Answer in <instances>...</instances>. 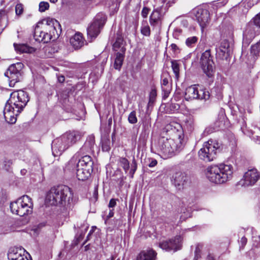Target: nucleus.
Masks as SVG:
<instances>
[{"mask_svg": "<svg viewBox=\"0 0 260 260\" xmlns=\"http://www.w3.org/2000/svg\"><path fill=\"white\" fill-rule=\"evenodd\" d=\"M49 7V4L47 2H41L39 4V11L41 12L45 11L48 9Z\"/></svg>", "mask_w": 260, "mask_h": 260, "instance_id": "a19ab883", "label": "nucleus"}, {"mask_svg": "<svg viewBox=\"0 0 260 260\" xmlns=\"http://www.w3.org/2000/svg\"><path fill=\"white\" fill-rule=\"evenodd\" d=\"M118 164L119 166L123 168L125 173L128 172L130 168L129 162L126 158L120 157Z\"/></svg>", "mask_w": 260, "mask_h": 260, "instance_id": "2f4dec72", "label": "nucleus"}, {"mask_svg": "<svg viewBox=\"0 0 260 260\" xmlns=\"http://www.w3.org/2000/svg\"><path fill=\"white\" fill-rule=\"evenodd\" d=\"M171 182L178 189H181L189 182V177L185 172L178 171L173 174Z\"/></svg>", "mask_w": 260, "mask_h": 260, "instance_id": "a211bd4d", "label": "nucleus"}, {"mask_svg": "<svg viewBox=\"0 0 260 260\" xmlns=\"http://www.w3.org/2000/svg\"><path fill=\"white\" fill-rule=\"evenodd\" d=\"M107 20L105 14H98L94 18L93 22L87 28V33L88 39L91 41L94 39L100 34L101 29L105 25Z\"/></svg>", "mask_w": 260, "mask_h": 260, "instance_id": "9b49d317", "label": "nucleus"}, {"mask_svg": "<svg viewBox=\"0 0 260 260\" xmlns=\"http://www.w3.org/2000/svg\"><path fill=\"white\" fill-rule=\"evenodd\" d=\"M137 169V161H136L135 157H134L133 158V160H132V164H131V169L129 172V174L130 177L131 178H133L134 177V175L135 172L136 171Z\"/></svg>", "mask_w": 260, "mask_h": 260, "instance_id": "c9c22d12", "label": "nucleus"}, {"mask_svg": "<svg viewBox=\"0 0 260 260\" xmlns=\"http://www.w3.org/2000/svg\"><path fill=\"white\" fill-rule=\"evenodd\" d=\"M251 54L254 57H257L260 54V40L252 45L250 49Z\"/></svg>", "mask_w": 260, "mask_h": 260, "instance_id": "72a5a7b5", "label": "nucleus"}, {"mask_svg": "<svg viewBox=\"0 0 260 260\" xmlns=\"http://www.w3.org/2000/svg\"><path fill=\"white\" fill-rule=\"evenodd\" d=\"M228 2V0H218L216 2L214 6L216 7H220L224 6Z\"/></svg>", "mask_w": 260, "mask_h": 260, "instance_id": "49530a36", "label": "nucleus"}, {"mask_svg": "<svg viewBox=\"0 0 260 260\" xmlns=\"http://www.w3.org/2000/svg\"><path fill=\"white\" fill-rule=\"evenodd\" d=\"M141 32L144 36L148 37L150 35V28L147 25H143L141 28Z\"/></svg>", "mask_w": 260, "mask_h": 260, "instance_id": "58836bf2", "label": "nucleus"}, {"mask_svg": "<svg viewBox=\"0 0 260 260\" xmlns=\"http://www.w3.org/2000/svg\"><path fill=\"white\" fill-rule=\"evenodd\" d=\"M156 95L157 94L156 90L154 89H151L149 94V100H151V101H153L154 102L155 101Z\"/></svg>", "mask_w": 260, "mask_h": 260, "instance_id": "c03bdc74", "label": "nucleus"}, {"mask_svg": "<svg viewBox=\"0 0 260 260\" xmlns=\"http://www.w3.org/2000/svg\"><path fill=\"white\" fill-rule=\"evenodd\" d=\"M215 49L216 57L220 59H227L230 55V43L226 40H222Z\"/></svg>", "mask_w": 260, "mask_h": 260, "instance_id": "6ab92c4d", "label": "nucleus"}, {"mask_svg": "<svg viewBox=\"0 0 260 260\" xmlns=\"http://www.w3.org/2000/svg\"><path fill=\"white\" fill-rule=\"evenodd\" d=\"M125 43L121 35L117 34L116 40L113 45V50L116 52H121L123 49L125 52L126 48L125 47Z\"/></svg>", "mask_w": 260, "mask_h": 260, "instance_id": "bb28decb", "label": "nucleus"}, {"mask_svg": "<svg viewBox=\"0 0 260 260\" xmlns=\"http://www.w3.org/2000/svg\"><path fill=\"white\" fill-rule=\"evenodd\" d=\"M29 101L28 95L23 90L13 92L7 104L12 105L17 109V113L21 112Z\"/></svg>", "mask_w": 260, "mask_h": 260, "instance_id": "9d476101", "label": "nucleus"}, {"mask_svg": "<svg viewBox=\"0 0 260 260\" xmlns=\"http://www.w3.org/2000/svg\"><path fill=\"white\" fill-rule=\"evenodd\" d=\"M81 158L78 159L75 164L76 167L93 170V161L91 157L88 154L80 156Z\"/></svg>", "mask_w": 260, "mask_h": 260, "instance_id": "5701e85b", "label": "nucleus"}, {"mask_svg": "<svg viewBox=\"0 0 260 260\" xmlns=\"http://www.w3.org/2000/svg\"><path fill=\"white\" fill-rule=\"evenodd\" d=\"M233 167L231 165L221 164L208 167L206 171L208 179L216 184H222L233 177Z\"/></svg>", "mask_w": 260, "mask_h": 260, "instance_id": "20e7f679", "label": "nucleus"}, {"mask_svg": "<svg viewBox=\"0 0 260 260\" xmlns=\"http://www.w3.org/2000/svg\"><path fill=\"white\" fill-rule=\"evenodd\" d=\"M95 145L94 137L93 135L89 136L84 145L80 149L75 155L68 162V166L73 164H75L77 161V158L80 157L81 155H86L93 152V148Z\"/></svg>", "mask_w": 260, "mask_h": 260, "instance_id": "4468645a", "label": "nucleus"}, {"mask_svg": "<svg viewBox=\"0 0 260 260\" xmlns=\"http://www.w3.org/2000/svg\"><path fill=\"white\" fill-rule=\"evenodd\" d=\"M260 28V13L257 14L246 26L243 34V46L247 47L254 38Z\"/></svg>", "mask_w": 260, "mask_h": 260, "instance_id": "0eeeda50", "label": "nucleus"}, {"mask_svg": "<svg viewBox=\"0 0 260 260\" xmlns=\"http://www.w3.org/2000/svg\"><path fill=\"white\" fill-rule=\"evenodd\" d=\"M162 90L164 92V96L166 98L168 97L170 93V88L162 87Z\"/></svg>", "mask_w": 260, "mask_h": 260, "instance_id": "4d7b16f0", "label": "nucleus"}, {"mask_svg": "<svg viewBox=\"0 0 260 260\" xmlns=\"http://www.w3.org/2000/svg\"><path fill=\"white\" fill-rule=\"evenodd\" d=\"M247 239L246 237H243L241 240H240V244H241V246H240V248L242 247V248H243L245 245L247 243Z\"/></svg>", "mask_w": 260, "mask_h": 260, "instance_id": "6e6d98bb", "label": "nucleus"}, {"mask_svg": "<svg viewBox=\"0 0 260 260\" xmlns=\"http://www.w3.org/2000/svg\"><path fill=\"white\" fill-rule=\"evenodd\" d=\"M63 103V107L67 112H74L75 111L74 105V104H75V101L74 99H72L71 101L69 99L68 100L66 99Z\"/></svg>", "mask_w": 260, "mask_h": 260, "instance_id": "7c9ffc66", "label": "nucleus"}, {"mask_svg": "<svg viewBox=\"0 0 260 260\" xmlns=\"http://www.w3.org/2000/svg\"><path fill=\"white\" fill-rule=\"evenodd\" d=\"M115 258L114 256H111L110 258L107 259V260H114Z\"/></svg>", "mask_w": 260, "mask_h": 260, "instance_id": "338daca9", "label": "nucleus"}, {"mask_svg": "<svg viewBox=\"0 0 260 260\" xmlns=\"http://www.w3.org/2000/svg\"><path fill=\"white\" fill-rule=\"evenodd\" d=\"M11 160H5L4 161V168L5 170H8L10 167V166L12 164Z\"/></svg>", "mask_w": 260, "mask_h": 260, "instance_id": "8fccbe9b", "label": "nucleus"}, {"mask_svg": "<svg viewBox=\"0 0 260 260\" xmlns=\"http://www.w3.org/2000/svg\"><path fill=\"white\" fill-rule=\"evenodd\" d=\"M26 172H27V170L26 169H22L21 170V171H20V173H21V175H25Z\"/></svg>", "mask_w": 260, "mask_h": 260, "instance_id": "69168bd1", "label": "nucleus"}, {"mask_svg": "<svg viewBox=\"0 0 260 260\" xmlns=\"http://www.w3.org/2000/svg\"><path fill=\"white\" fill-rule=\"evenodd\" d=\"M124 50L123 49L121 52H118L115 53V58L114 63V68L120 71L123 64L125 57Z\"/></svg>", "mask_w": 260, "mask_h": 260, "instance_id": "cd10ccee", "label": "nucleus"}, {"mask_svg": "<svg viewBox=\"0 0 260 260\" xmlns=\"http://www.w3.org/2000/svg\"><path fill=\"white\" fill-rule=\"evenodd\" d=\"M184 98L187 101L195 99L206 101L209 99L210 93L205 89L199 88L198 86L192 85L186 89Z\"/></svg>", "mask_w": 260, "mask_h": 260, "instance_id": "ddd939ff", "label": "nucleus"}, {"mask_svg": "<svg viewBox=\"0 0 260 260\" xmlns=\"http://www.w3.org/2000/svg\"><path fill=\"white\" fill-rule=\"evenodd\" d=\"M128 121L129 123L131 124H135L137 122L138 119L135 111H133L129 114L128 116Z\"/></svg>", "mask_w": 260, "mask_h": 260, "instance_id": "4c0bfd02", "label": "nucleus"}, {"mask_svg": "<svg viewBox=\"0 0 260 260\" xmlns=\"http://www.w3.org/2000/svg\"><path fill=\"white\" fill-rule=\"evenodd\" d=\"M170 47L171 48V49L172 50V51L174 53H178L179 51V47L177 46L176 44H172Z\"/></svg>", "mask_w": 260, "mask_h": 260, "instance_id": "09e8293b", "label": "nucleus"}, {"mask_svg": "<svg viewBox=\"0 0 260 260\" xmlns=\"http://www.w3.org/2000/svg\"><path fill=\"white\" fill-rule=\"evenodd\" d=\"M7 19L6 17V12L5 10H0V27H1L0 29L2 30L4 29V28L5 27L3 26V23L5 22L6 21V20Z\"/></svg>", "mask_w": 260, "mask_h": 260, "instance_id": "e433bc0d", "label": "nucleus"}, {"mask_svg": "<svg viewBox=\"0 0 260 260\" xmlns=\"http://www.w3.org/2000/svg\"><path fill=\"white\" fill-rule=\"evenodd\" d=\"M70 43L75 49L81 48L84 44L82 35L80 33H76L70 39Z\"/></svg>", "mask_w": 260, "mask_h": 260, "instance_id": "c85d7f7f", "label": "nucleus"}, {"mask_svg": "<svg viewBox=\"0 0 260 260\" xmlns=\"http://www.w3.org/2000/svg\"><path fill=\"white\" fill-rule=\"evenodd\" d=\"M38 24H41V28L51 35L50 40H55L58 38L61 34L60 24L55 19L47 18L43 19L41 22H39Z\"/></svg>", "mask_w": 260, "mask_h": 260, "instance_id": "1a4fd4ad", "label": "nucleus"}, {"mask_svg": "<svg viewBox=\"0 0 260 260\" xmlns=\"http://www.w3.org/2000/svg\"><path fill=\"white\" fill-rule=\"evenodd\" d=\"M20 112H18L17 109L9 104H6L4 109V115L6 121L10 124H14L17 120V116Z\"/></svg>", "mask_w": 260, "mask_h": 260, "instance_id": "aec40b11", "label": "nucleus"}, {"mask_svg": "<svg viewBox=\"0 0 260 260\" xmlns=\"http://www.w3.org/2000/svg\"><path fill=\"white\" fill-rule=\"evenodd\" d=\"M39 24H38L35 29L34 37L35 40L39 42H42L43 43H47L50 41V34H48L41 27L40 28Z\"/></svg>", "mask_w": 260, "mask_h": 260, "instance_id": "4be33fe9", "label": "nucleus"}, {"mask_svg": "<svg viewBox=\"0 0 260 260\" xmlns=\"http://www.w3.org/2000/svg\"><path fill=\"white\" fill-rule=\"evenodd\" d=\"M50 1L51 3H55L56 2H57V0H50Z\"/></svg>", "mask_w": 260, "mask_h": 260, "instance_id": "774afa93", "label": "nucleus"}, {"mask_svg": "<svg viewBox=\"0 0 260 260\" xmlns=\"http://www.w3.org/2000/svg\"><path fill=\"white\" fill-rule=\"evenodd\" d=\"M150 9L146 7H144L142 10V12H141V15H142V16L144 18H146L147 17V16L149 13V11H150Z\"/></svg>", "mask_w": 260, "mask_h": 260, "instance_id": "a18cd8bd", "label": "nucleus"}, {"mask_svg": "<svg viewBox=\"0 0 260 260\" xmlns=\"http://www.w3.org/2000/svg\"><path fill=\"white\" fill-rule=\"evenodd\" d=\"M83 135L78 131H69L54 139L52 143V151L54 156L61 155L65 150L79 141Z\"/></svg>", "mask_w": 260, "mask_h": 260, "instance_id": "7ed1b4c3", "label": "nucleus"}, {"mask_svg": "<svg viewBox=\"0 0 260 260\" xmlns=\"http://www.w3.org/2000/svg\"><path fill=\"white\" fill-rule=\"evenodd\" d=\"M10 208L12 213L24 216L32 212L33 203L27 195H24L10 204Z\"/></svg>", "mask_w": 260, "mask_h": 260, "instance_id": "39448f33", "label": "nucleus"}, {"mask_svg": "<svg viewBox=\"0 0 260 260\" xmlns=\"http://www.w3.org/2000/svg\"><path fill=\"white\" fill-rule=\"evenodd\" d=\"M161 19L162 15L160 13V9H154L149 18L150 25L153 27L159 25L161 23Z\"/></svg>", "mask_w": 260, "mask_h": 260, "instance_id": "b1692460", "label": "nucleus"}, {"mask_svg": "<svg viewBox=\"0 0 260 260\" xmlns=\"http://www.w3.org/2000/svg\"><path fill=\"white\" fill-rule=\"evenodd\" d=\"M154 103V102L153 101H151V100H149V102L147 104V110H148L149 107L153 106Z\"/></svg>", "mask_w": 260, "mask_h": 260, "instance_id": "0e129e2a", "label": "nucleus"}, {"mask_svg": "<svg viewBox=\"0 0 260 260\" xmlns=\"http://www.w3.org/2000/svg\"><path fill=\"white\" fill-rule=\"evenodd\" d=\"M170 108L174 111L178 110L180 108V105L177 103H172L170 106Z\"/></svg>", "mask_w": 260, "mask_h": 260, "instance_id": "603ef678", "label": "nucleus"}, {"mask_svg": "<svg viewBox=\"0 0 260 260\" xmlns=\"http://www.w3.org/2000/svg\"><path fill=\"white\" fill-rule=\"evenodd\" d=\"M220 151L219 144L216 141L209 140L204 143L203 147L199 151V157L206 162L213 161Z\"/></svg>", "mask_w": 260, "mask_h": 260, "instance_id": "423d86ee", "label": "nucleus"}, {"mask_svg": "<svg viewBox=\"0 0 260 260\" xmlns=\"http://www.w3.org/2000/svg\"><path fill=\"white\" fill-rule=\"evenodd\" d=\"M176 0H166V2H162L164 3H166L169 7H170L172 4L176 2Z\"/></svg>", "mask_w": 260, "mask_h": 260, "instance_id": "bf43d9fd", "label": "nucleus"}, {"mask_svg": "<svg viewBox=\"0 0 260 260\" xmlns=\"http://www.w3.org/2000/svg\"><path fill=\"white\" fill-rule=\"evenodd\" d=\"M73 193L68 186L60 185L53 187L46 196V201L51 205L68 207L73 201Z\"/></svg>", "mask_w": 260, "mask_h": 260, "instance_id": "f03ea898", "label": "nucleus"}, {"mask_svg": "<svg viewBox=\"0 0 260 260\" xmlns=\"http://www.w3.org/2000/svg\"><path fill=\"white\" fill-rule=\"evenodd\" d=\"M162 87H168L170 88V86L169 85V78L168 77H164L162 79V82H161V88H162Z\"/></svg>", "mask_w": 260, "mask_h": 260, "instance_id": "de8ad7c7", "label": "nucleus"}, {"mask_svg": "<svg viewBox=\"0 0 260 260\" xmlns=\"http://www.w3.org/2000/svg\"><path fill=\"white\" fill-rule=\"evenodd\" d=\"M184 145V134L182 131H178L176 140L160 138L156 146L157 151L164 158L171 157L181 150Z\"/></svg>", "mask_w": 260, "mask_h": 260, "instance_id": "f257e3e1", "label": "nucleus"}, {"mask_svg": "<svg viewBox=\"0 0 260 260\" xmlns=\"http://www.w3.org/2000/svg\"><path fill=\"white\" fill-rule=\"evenodd\" d=\"M23 7L21 4H17L15 6V13L17 15H20L23 13Z\"/></svg>", "mask_w": 260, "mask_h": 260, "instance_id": "79ce46f5", "label": "nucleus"}, {"mask_svg": "<svg viewBox=\"0 0 260 260\" xmlns=\"http://www.w3.org/2000/svg\"><path fill=\"white\" fill-rule=\"evenodd\" d=\"M198 38L196 36L190 37L186 39L185 44L189 47H192L197 43Z\"/></svg>", "mask_w": 260, "mask_h": 260, "instance_id": "f704fd0d", "label": "nucleus"}, {"mask_svg": "<svg viewBox=\"0 0 260 260\" xmlns=\"http://www.w3.org/2000/svg\"><path fill=\"white\" fill-rule=\"evenodd\" d=\"M116 205V200L114 199H112L110 200L108 207L109 208H113Z\"/></svg>", "mask_w": 260, "mask_h": 260, "instance_id": "5fc2aeb1", "label": "nucleus"}, {"mask_svg": "<svg viewBox=\"0 0 260 260\" xmlns=\"http://www.w3.org/2000/svg\"><path fill=\"white\" fill-rule=\"evenodd\" d=\"M200 252V245L198 244V245L196 246V250H195V256L194 259L196 260H197V259L199 257V253Z\"/></svg>", "mask_w": 260, "mask_h": 260, "instance_id": "3c124183", "label": "nucleus"}, {"mask_svg": "<svg viewBox=\"0 0 260 260\" xmlns=\"http://www.w3.org/2000/svg\"><path fill=\"white\" fill-rule=\"evenodd\" d=\"M200 63L206 76L209 78L213 79L214 76L215 67L210 49L206 50L202 54Z\"/></svg>", "mask_w": 260, "mask_h": 260, "instance_id": "6e6552de", "label": "nucleus"}, {"mask_svg": "<svg viewBox=\"0 0 260 260\" xmlns=\"http://www.w3.org/2000/svg\"><path fill=\"white\" fill-rule=\"evenodd\" d=\"M157 164V161L156 159H151V161L148 165V166L150 168H152L155 167Z\"/></svg>", "mask_w": 260, "mask_h": 260, "instance_id": "13d9d810", "label": "nucleus"}, {"mask_svg": "<svg viewBox=\"0 0 260 260\" xmlns=\"http://www.w3.org/2000/svg\"><path fill=\"white\" fill-rule=\"evenodd\" d=\"M182 34V30L179 28H175L174 30L173 36V37L176 39H179V37Z\"/></svg>", "mask_w": 260, "mask_h": 260, "instance_id": "37998d69", "label": "nucleus"}, {"mask_svg": "<svg viewBox=\"0 0 260 260\" xmlns=\"http://www.w3.org/2000/svg\"><path fill=\"white\" fill-rule=\"evenodd\" d=\"M21 249H11L8 253L9 260H31L29 259L24 254H22Z\"/></svg>", "mask_w": 260, "mask_h": 260, "instance_id": "a878e982", "label": "nucleus"}, {"mask_svg": "<svg viewBox=\"0 0 260 260\" xmlns=\"http://www.w3.org/2000/svg\"><path fill=\"white\" fill-rule=\"evenodd\" d=\"M15 49L17 51H19L20 53H31L34 51V49L32 47H30L24 44H14Z\"/></svg>", "mask_w": 260, "mask_h": 260, "instance_id": "c756f323", "label": "nucleus"}, {"mask_svg": "<svg viewBox=\"0 0 260 260\" xmlns=\"http://www.w3.org/2000/svg\"><path fill=\"white\" fill-rule=\"evenodd\" d=\"M182 240V238L180 236H177L174 238L160 242L159 246L167 251H176L181 249Z\"/></svg>", "mask_w": 260, "mask_h": 260, "instance_id": "dca6fc26", "label": "nucleus"}, {"mask_svg": "<svg viewBox=\"0 0 260 260\" xmlns=\"http://www.w3.org/2000/svg\"><path fill=\"white\" fill-rule=\"evenodd\" d=\"M66 169L68 170H74L76 169V176L78 180L81 181H84L87 180L91 175V172L93 170L84 169L80 167H76L75 164H73L68 166V164L67 165L66 167Z\"/></svg>", "mask_w": 260, "mask_h": 260, "instance_id": "412c9836", "label": "nucleus"}, {"mask_svg": "<svg viewBox=\"0 0 260 260\" xmlns=\"http://www.w3.org/2000/svg\"><path fill=\"white\" fill-rule=\"evenodd\" d=\"M171 67L175 75V78L178 79L179 77V71H180V64L178 61L176 60H173L171 61Z\"/></svg>", "mask_w": 260, "mask_h": 260, "instance_id": "473e14b6", "label": "nucleus"}, {"mask_svg": "<svg viewBox=\"0 0 260 260\" xmlns=\"http://www.w3.org/2000/svg\"><path fill=\"white\" fill-rule=\"evenodd\" d=\"M192 13L203 30L209 24L210 18L209 11L207 9L198 7L192 10Z\"/></svg>", "mask_w": 260, "mask_h": 260, "instance_id": "2eb2a0df", "label": "nucleus"}, {"mask_svg": "<svg viewBox=\"0 0 260 260\" xmlns=\"http://www.w3.org/2000/svg\"><path fill=\"white\" fill-rule=\"evenodd\" d=\"M113 210H114L113 209L110 210L109 214L107 216L106 220H108V219H109L113 216L114 213Z\"/></svg>", "mask_w": 260, "mask_h": 260, "instance_id": "680f3d73", "label": "nucleus"}, {"mask_svg": "<svg viewBox=\"0 0 260 260\" xmlns=\"http://www.w3.org/2000/svg\"><path fill=\"white\" fill-rule=\"evenodd\" d=\"M58 81L60 83H63L64 81V77L63 76H59L58 77Z\"/></svg>", "mask_w": 260, "mask_h": 260, "instance_id": "e2e57ef3", "label": "nucleus"}, {"mask_svg": "<svg viewBox=\"0 0 260 260\" xmlns=\"http://www.w3.org/2000/svg\"><path fill=\"white\" fill-rule=\"evenodd\" d=\"M23 64L21 62H17L11 64L5 73V75L8 78L9 85L14 87L16 83L22 79V69Z\"/></svg>", "mask_w": 260, "mask_h": 260, "instance_id": "f8f14e48", "label": "nucleus"}, {"mask_svg": "<svg viewBox=\"0 0 260 260\" xmlns=\"http://www.w3.org/2000/svg\"><path fill=\"white\" fill-rule=\"evenodd\" d=\"M156 252L153 249H147L141 251L136 260H156Z\"/></svg>", "mask_w": 260, "mask_h": 260, "instance_id": "393cba45", "label": "nucleus"}, {"mask_svg": "<svg viewBox=\"0 0 260 260\" xmlns=\"http://www.w3.org/2000/svg\"><path fill=\"white\" fill-rule=\"evenodd\" d=\"M206 260H217L213 254L209 253L206 258Z\"/></svg>", "mask_w": 260, "mask_h": 260, "instance_id": "052dcab7", "label": "nucleus"}, {"mask_svg": "<svg viewBox=\"0 0 260 260\" xmlns=\"http://www.w3.org/2000/svg\"><path fill=\"white\" fill-rule=\"evenodd\" d=\"M185 125L189 131H192L194 126L193 119L191 117L187 118L185 120Z\"/></svg>", "mask_w": 260, "mask_h": 260, "instance_id": "ea45409f", "label": "nucleus"}, {"mask_svg": "<svg viewBox=\"0 0 260 260\" xmlns=\"http://www.w3.org/2000/svg\"><path fill=\"white\" fill-rule=\"evenodd\" d=\"M214 131V128H213V127H207L205 129V131L204 132V135H208L210 133H213Z\"/></svg>", "mask_w": 260, "mask_h": 260, "instance_id": "864d4df0", "label": "nucleus"}, {"mask_svg": "<svg viewBox=\"0 0 260 260\" xmlns=\"http://www.w3.org/2000/svg\"><path fill=\"white\" fill-rule=\"evenodd\" d=\"M259 177V174L255 169L249 170L243 176L239 183L241 186H248L255 184Z\"/></svg>", "mask_w": 260, "mask_h": 260, "instance_id": "f3484780", "label": "nucleus"}]
</instances>
